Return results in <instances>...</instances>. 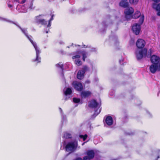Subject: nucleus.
Returning <instances> with one entry per match:
<instances>
[{
	"label": "nucleus",
	"mask_w": 160,
	"mask_h": 160,
	"mask_svg": "<svg viewBox=\"0 0 160 160\" xmlns=\"http://www.w3.org/2000/svg\"><path fill=\"white\" fill-rule=\"evenodd\" d=\"M145 44V42L142 39H138L136 42V45L137 48L142 49L138 52H135L138 60H140L143 57H145L147 56V50L146 48H143Z\"/></svg>",
	"instance_id": "obj_1"
},
{
	"label": "nucleus",
	"mask_w": 160,
	"mask_h": 160,
	"mask_svg": "<svg viewBox=\"0 0 160 160\" xmlns=\"http://www.w3.org/2000/svg\"><path fill=\"white\" fill-rule=\"evenodd\" d=\"M144 16L142 15L139 19L138 21L139 24L136 23L133 25L132 27V30L133 33L136 35H138L140 33L141 30V25L144 21Z\"/></svg>",
	"instance_id": "obj_2"
},
{
	"label": "nucleus",
	"mask_w": 160,
	"mask_h": 160,
	"mask_svg": "<svg viewBox=\"0 0 160 160\" xmlns=\"http://www.w3.org/2000/svg\"><path fill=\"white\" fill-rule=\"evenodd\" d=\"M34 47L36 52V58L33 60V62H37V63L41 62V58L39 57V54L41 53V51L39 48H38L37 45L36 43L34 42L33 41L30 42Z\"/></svg>",
	"instance_id": "obj_3"
},
{
	"label": "nucleus",
	"mask_w": 160,
	"mask_h": 160,
	"mask_svg": "<svg viewBox=\"0 0 160 160\" xmlns=\"http://www.w3.org/2000/svg\"><path fill=\"white\" fill-rule=\"evenodd\" d=\"M77 144H76L74 142H68L65 147L66 151L68 152H72L77 149Z\"/></svg>",
	"instance_id": "obj_4"
},
{
	"label": "nucleus",
	"mask_w": 160,
	"mask_h": 160,
	"mask_svg": "<svg viewBox=\"0 0 160 160\" xmlns=\"http://www.w3.org/2000/svg\"><path fill=\"white\" fill-rule=\"evenodd\" d=\"M127 8L124 11V13L125 14V18L127 21H128L129 20L132 18L131 15L134 12V10L131 7H129L128 6Z\"/></svg>",
	"instance_id": "obj_5"
},
{
	"label": "nucleus",
	"mask_w": 160,
	"mask_h": 160,
	"mask_svg": "<svg viewBox=\"0 0 160 160\" xmlns=\"http://www.w3.org/2000/svg\"><path fill=\"white\" fill-rule=\"evenodd\" d=\"M87 156L83 157L84 160H91L93 159L95 155V152L93 150H89L86 152Z\"/></svg>",
	"instance_id": "obj_6"
},
{
	"label": "nucleus",
	"mask_w": 160,
	"mask_h": 160,
	"mask_svg": "<svg viewBox=\"0 0 160 160\" xmlns=\"http://www.w3.org/2000/svg\"><path fill=\"white\" fill-rule=\"evenodd\" d=\"M150 60L153 64H158L160 61V58L158 56L153 55L150 57Z\"/></svg>",
	"instance_id": "obj_7"
},
{
	"label": "nucleus",
	"mask_w": 160,
	"mask_h": 160,
	"mask_svg": "<svg viewBox=\"0 0 160 160\" xmlns=\"http://www.w3.org/2000/svg\"><path fill=\"white\" fill-rule=\"evenodd\" d=\"M91 92L89 91H83L81 93V97L82 98H85L91 95Z\"/></svg>",
	"instance_id": "obj_8"
},
{
	"label": "nucleus",
	"mask_w": 160,
	"mask_h": 160,
	"mask_svg": "<svg viewBox=\"0 0 160 160\" xmlns=\"http://www.w3.org/2000/svg\"><path fill=\"white\" fill-rule=\"evenodd\" d=\"M42 15H39L38 16L36 17V22L39 24H41L42 25H46L47 24V22L44 19H39V18Z\"/></svg>",
	"instance_id": "obj_9"
},
{
	"label": "nucleus",
	"mask_w": 160,
	"mask_h": 160,
	"mask_svg": "<svg viewBox=\"0 0 160 160\" xmlns=\"http://www.w3.org/2000/svg\"><path fill=\"white\" fill-rule=\"evenodd\" d=\"M158 68V64H153L149 67L150 72L152 73H154Z\"/></svg>",
	"instance_id": "obj_10"
},
{
	"label": "nucleus",
	"mask_w": 160,
	"mask_h": 160,
	"mask_svg": "<svg viewBox=\"0 0 160 160\" xmlns=\"http://www.w3.org/2000/svg\"><path fill=\"white\" fill-rule=\"evenodd\" d=\"M74 88L78 91H81L83 89L82 84L80 82H76L74 84Z\"/></svg>",
	"instance_id": "obj_11"
},
{
	"label": "nucleus",
	"mask_w": 160,
	"mask_h": 160,
	"mask_svg": "<svg viewBox=\"0 0 160 160\" xmlns=\"http://www.w3.org/2000/svg\"><path fill=\"white\" fill-rule=\"evenodd\" d=\"M128 0H121L119 3V5L123 8H127L129 6V3Z\"/></svg>",
	"instance_id": "obj_12"
},
{
	"label": "nucleus",
	"mask_w": 160,
	"mask_h": 160,
	"mask_svg": "<svg viewBox=\"0 0 160 160\" xmlns=\"http://www.w3.org/2000/svg\"><path fill=\"white\" fill-rule=\"evenodd\" d=\"M17 26H18L19 28L20 29V30H21L22 32L24 34L25 36H26V37L28 38V39L29 40L30 42H31V41H33L31 38H32V37L31 36H29L27 32H26V30L24 29H23L20 26H18L16 24Z\"/></svg>",
	"instance_id": "obj_13"
},
{
	"label": "nucleus",
	"mask_w": 160,
	"mask_h": 160,
	"mask_svg": "<svg viewBox=\"0 0 160 160\" xmlns=\"http://www.w3.org/2000/svg\"><path fill=\"white\" fill-rule=\"evenodd\" d=\"M105 122L108 126H111L113 124V119L112 117L110 116H107L105 119Z\"/></svg>",
	"instance_id": "obj_14"
},
{
	"label": "nucleus",
	"mask_w": 160,
	"mask_h": 160,
	"mask_svg": "<svg viewBox=\"0 0 160 160\" xmlns=\"http://www.w3.org/2000/svg\"><path fill=\"white\" fill-rule=\"evenodd\" d=\"M152 8L158 11L157 14L158 16H160V3L158 5L156 3H153L152 5Z\"/></svg>",
	"instance_id": "obj_15"
},
{
	"label": "nucleus",
	"mask_w": 160,
	"mask_h": 160,
	"mask_svg": "<svg viewBox=\"0 0 160 160\" xmlns=\"http://www.w3.org/2000/svg\"><path fill=\"white\" fill-rule=\"evenodd\" d=\"M84 72L82 70H79L78 71L77 75V78L80 80L82 79L84 77Z\"/></svg>",
	"instance_id": "obj_16"
},
{
	"label": "nucleus",
	"mask_w": 160,
	"mask_h": 160,
	"mask_svg": "<svg viewBox=\"0 0 160 160\" xmlns=\"http://www.w3.org/2000/svg\"><path fill=\"white\" fill-rule=\"evenodd\" d=\"M98 105V103L95 100H92L89 105V107L92 108H97Z\"/></svg>",
	"instance_id": "obj_17"
},
{
	"label": "nucleus",
	"mask_w": 160,
	"mask_h": 160,
	"mask_svg": "<svg viewBox=\"0 0 160 160\" xmlns=\"http://www.w3.org/2000/svg\"><path fill=\"white\" fill-rule=\"evenodd\" d=\"M141 15V13L139 11H137L132 16V18L136 19L138 18Z\"/></svg>",
	"instance_id": "obj_18"
},
{
	"label": "nucleus",
	"mask_w": 160,
	"mask_h": 160,
	"mask_svg": "<svg viewBox=\"0 0 160 160\" xmlns=\"http://www.w3.org/2000/svg\"><path fill=\"white\" fill-rule=\"evenodd\" d=\"M72 92L71 89L69 88H68L64 92V94L66 95H70Z\"/></svg>",
	"instance_id": "obj_19"
},
{
	"label": "nucleus",
	"mask_w": 160,
	"mask_h": 160,
	"mask_svg": "<svg viewBox=\"0 0 160 160\" xmlns=\"http://www.w3.org/2000/svg\"><path fill=\"white\" fill-rule=\"evenodd\" d=\"M63 137L64 138L66 139H70L72 138V136L71 134L68 132H65L64 134Z\"/></svg>",
	"instance_id": "obj_20"
},
{
	"label": "nucleus",
	"mask_w": 160,
	"mask_h": 160,
	"mask_svg": "<svg viewBox=\"0 0 160 160\" xmlns=\"http://www.w3.org/2000/svg\"><path fill=\"white\" fill-rule=\"evenodd\" d=\"M75 63L78 66H80L82 65V62L79 59L76 60L75 61Z\"/></svg>",
	"instance_id": "obj_21"
},
{
	"label": "nucleus",
	"mask_w": 160,
	"mask_h": 160,
	"mask_svg": "<svg viewBox=\"0 0 160 160\" xmlns=\"http://www.w3.org/2000/svg\"><path fill=\"white\" fill-rule=\"evenodd\" d=\"M88 135L87 134H85L84 135H80L79 137L80 138L83 139V141H85L88 137Z\"/></svg>",
	"instance_id": "obj_22"
},
{
	"label": "nucleus",
	"mask_w": 160,
	"mask_h": 160,
	"mask_svg": "<svg viewBox=\"0 0 160 160\" xmlns=\"http://www.w3.org/2000/svg\"><path fill=\"white\" fill-rule=\"evenodd\" d=\"M89 70V69L88 67L86 65H85L83 66V68L82 70L83 71H84L85 73V72L88 71Z\"/></svg>",
	"instance_id": "obj_23"
},
{
	"label": "nucleus",
	"mask_w": 160,
	"mask_h": 160,
	"mask_svg": "<svg viewBox=\"0 0 160 160\" xmlns=\"http://www.w3.org/2000/svg\"><path fill=\"white\" fill-rule=\"evenodd\" d=\"M73 101L74 102L76 103H79L80 101V99L76 98H73Z\"/></svg>",
	"instance_id": "obj_24"
},
{
	"label": "nucleus",
	"mask_w": 160,
	"mask_h": 160,
	"mask_svg": "<svg viewBox=\"0 0 160 160\" xmlns=\"http://www.w3.org/2000/svg\"><path fill=\"white\" fill-rule=\"evenodd\" d=\"M87 53L85 52H83L82 53V60L84 62L85 61V59L87 57Z\"/></svg>",
	"instance_id": "obj_25"
},
{
	"label": "nucleus",
	"mask_w": 160,
	"mask_h": 160,
	"mask_svg": "<svg viewBox=\"0 0 160 160\" xmlns=\"http://www.w3.org/2000/svg\"><path fill=\"white\" fill-rule=\"evenodd\" d=\"M56 67L60 68L62 70H63V64H60V63H58L56 65Z\"/></svg>",
	"instance_id": "obj_26"
},
{
	"label": "nucleus",
	"mask_w": 160,
	"mask_h": 160,
	"mask_svg": "<svg viewBox=\"0 0 160 160\" xmlns=\"http://www.w3.org/2000/svg\"><path fill=\"white\" fill-rule=\"evenodd\" d=\"M129 2L131 4H136L138 2V0H129Z\"/></svg>",
	"instance_id": "obj_27"
},
{
	"label": "nucleus",
	"mask_w": 160,
	"mask_h": 160,
	"mask_svg": "<svg viewBox=\"0 0 160 160\" xmlns=\"http://www.w3.org/2000/svg\"><path fill=\"white\" fill-rule=\"evenodd\" d=\"M80 56L79 55H76L74 56H73L72 57V58L73 59H74L75 58H80Z\"/></svg>",
	"instance_id": "obj_28"
},
{
	"label": "nucleus",
	"mask_w": 160,
	"mask_h": 160,
	"mask_svg": "<svg viewBox=\"0 0 160 160\" xmlns=\"http://www.w3.org/2000/svg\"><path fill=\"white\" fill-rule=\"evenodd\" d=\"M152 54V49L151 48H150L148 50V55H149L151 57Z\"/></svg>",
	"instance_id": "obj_29"
},
{
	"label": "nucleus",
	"mask_w": 160,
	"mask_h": 160,
	"mask_svg": "<svg viewBox=\"0 0 160 160\" xmlns=\"http://www.w3.org/2000/svg\"><path fill=\"white\" fill-rule=\"evenodd\" d=\"M53 17H54V15H53V14L52 15L51 18L49 21L51 22V21L53 20Z\"/></svg>",
	"instance_id": "obj_30"
},
{
	"label": "nucleus",
	"mask_w": 160,
	"mask_h": 160,
	"mask_svg": "<svg viewBox=\"0 0 160 160\" xmlns=\"http://www.w3.org/2000/svg\"><path fill=\"white\" fill-rule=\"evenodd\" d=\"M51 26V21H48V25H47V27H49Z\"/></svg>",
	"instance_id": "obj_31"
},
{
	"label": "nucleus",
	"mask_w": 160,
	"mask_h": 160,
	"mask_svg": "<svg viewBox=\"0 0 160 160\" xmlns=\"http://www.w3.org/2000/svg\"><path fill=\"white\" fill-rule=\"evenodd\" d=\"M75 160H84V159H83V160H82V158L80 157H78Z\"/></svg>",
	"instance_id": "obj_32"
},
{
	"label": "nucleus",
	"mask_w": 160,
	"mask_h": 160,
	"mask_svg": "<svg viewBox=\"0 0 160 160\" xmlns=\"http://www.w3.org/2000/svg\"><path fill=\"white\" fill-rule=\"evenodd\" d=\"M154 2L156 3H158L160 2V0H152Z\"/></svg>",
	"instance_id": "obj_33"
},
{
	"label": "nucleus",
	"mask_w": 160,
	"mask_h": 160,
	"mask_svg": "<svg viewBox=\"0 0 160 160\" xmlns=\"http://www.w3.org/2000/svg\"><path fill=\"white\" fill-rule=\"evenodd\" d=\"M26 1V0H22L20 3L21 4H23Z\"/></svg>",
	"instance_id": "obj_34"
},
{
	"label": "nucleus",
	"mask_w": 160,
	"mask_h": 160,
	"mask_svg": "<svg viewBox=\"0 0 160 160\" xmlns=\"http://www.w3.org/2000/svg\"><path fill=\"white\" fill-rule=\"evenodd\" d=\"M8 6L9 7L11 8V7H12V5L9 4V5H8Z\"/></svg>",
	"instance_id": "obj_35"
},
{
	"label": "nucleus",
	"mask_w": 160,
	"mask_h": 160,
	"mask_svg": "<svg viewBox=\"0 0 160 160\" xmlns=\"http://www.w3.org/2000/svg\"><path fill=\"white\" fill-rule=\"evenodd\" d=\"M158 68L159 69H160V62L159 64V65L158 66Z\"/></svg>",
	"instance_id": "obj_36"
},
{
	"label": "nucleus",
	"mask_w": 160,
	"mask_h": 160,
	"mask_svg": "<svg viewBox=\"0 0 160 160\" xmlns=\"http://www.w3.org/2000/svg\"><path fill=\"white\" fill-rule=\"evenodd\" d=\"M131 42H134V40H133V39H132V40H131Z\"/></svg>",
	"instance_id": "obj_37"
},
{
	"label": "nucleus",
	"mask_w": 160,
	"mask_h": 160,
	"mask_svg": "<svg viewBox=\"0 0 160 160\" xmlns=\"http://www.w3.org/2000/svg\"><path fill=\"white\" fill-rule=\"evenodd\" d=\"M100 111H99V113H98V114H99V113H100Z\"/></svg>",
	"instance_id": "obj_38"
},
{
	"label": "nucleus",
	"mask_w": 160,
	"mask_h": 160,
	"mask_svg": "<svg viewBox=\"0 0 160 160\" xmlns=\"http://www.w3.org/2000/svg\"><path fill=\"white\" fill-rule=\"evenodd\" d=\"M48 32V31H47L46 33H47Z\"/></svg>",
	"instance_id": "obj_39"
},
{
	"label": "nucleus",
	"mask_w": 160,
	"mask_h": 160,
	"mask_svg": "<svg viewBox=\"0 0 160 160\" xmlns=\"http://www.w3.org/2000/svg\"><path fill=\"white\" fill-rule=\"evenodd\" d=\"M158 158H159V156L158 157Z\"/></svg>",
	"instance_id": "obj_40"
}]
</instances>
